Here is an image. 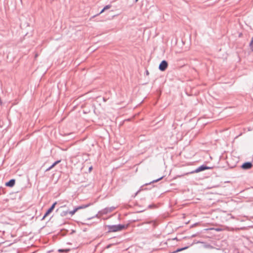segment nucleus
<instances>
[{
	"instance_id": "f257e3e1",
	"label": "nucleus",
	"mask_w": 253,
	"mask_h": 253,
	"mask_svg": "<svg viewBox=\"0 0 253 253\" xmlns=\"http://www.w3.org/2000/svg\"><path fill=\"white\" fill-rule=\"evenodd\" d=\"M212 168H213L212 167H208V166H206V165L203 164V165L199 166L197 168H196L195 169L191 171L183 173L181 175H178V174L176 175V176H175V179H176L177 177H179L181 176H183L185 175H188L189 174H192V173H198L199 172L203 171H204L207 169H211Z\"/></svg>"
},
{
	"instance_id": "f03ea898",
	"label": "nucleus",
	"mask_w": 253,
	"mask_h": 253,
	"mask_svg": "<svg viewBox=\"0 0 253 253\" xmlns=\"http://www.w3.org/2000/svg\"><path fill=\"white\" fill-rule=\"evenodd\" d=\"M126 228L125 225L118 224L114 225H108L109 232H117L121 231Z\"/></svg>"
},
{
	"instance_id": "7ed1b4c3",
	"label": "nucleus",
	"mask_w": 253,
	"mask_h": 253,
	"mask_svg": "<svg viewBox=\"0 0 253 253\" xmlns=\"http://www.w3.org/2000/svg\"><path fill=\"white\" fill-rule=\"evenodd\" d=\"M253 167V164L252 162H246L244 163L241 166V168L245 170L249 169H251Z\"/></svg>"
},
{
	"instance_id": "20e7f679",
	"label": "nucleus",
	"mask_w": 253,
	"mask_h": 253,
	"mask_svg": "<svg viewBox=\"0 0 253 253\" xmlns=\"http://www.w3.org/2000/svg\"><path fill=\"white\" fill-rule=\"evenodd\" d=\"M168 63L166 61L163 60L161 62L159 66V69L161 71H164L168 67Z\"/></svg>"
},
{
	"instance_id": "39448f33",
	"label": "nucleus",
	"mask_w": 253,
	"mask_h": 253,
	"mask_svg": "<svg viewBox=\"0 0 253 253\" xmlns=\"http://www.w3.org/2000/svg\"><path fill=\"white\" fill-rule=\"evenodd\" d=\"M56 204H57V203L55 202L52 204V205L51 206V207L46 211V212L44 214V216H43V217L42 218V220L44 219L46 216H47L48 214H49L53 211Z\"/></svg>"
},
{
	"instance_id": "423d86ee",
	"label": "nucleus",
	"mask_w": 253,
	"mask_h": 253,
	"mask_svg": "<svg viewBox=\"0 0 253 253\" xmlns=\"http://www.w3.org/2000/svg\"><path fill=\"white\" fill-rule=\"evenodd\" d=\"M115 209V207H111L110 208H106L103 210V213L106 214L109 212L113 211Z\"/></svg>"
},
{
	"instance_id": "0eeeda50",
	"label": "nucleus",
	"mask_w": 253,
	"mask_h": 253,
	"mask_svg": "<svg viewBox=\"0 0 253 253\" xmlns=\"http://www.w3.org/2000/svg\"><path fill=\"white\" fill-rule=\"evenodd\" d=\"M194 244V243H193L189 246H185V247H182V248H178L176 250H175V253H178V252H180L183 250H185L188 249L189 247L192 246Z\"/></svg>"
},
{
	"instance_id": "6e6552de",
	"label": "nucleus",
	"mask_w": 253,
	"mask_h": 253,
	"mask_svg": "<svg viewBox=\"0 0 253 253\" xmlns=\"http://www.w3.org/2000/svg\"><path fill=\"white\" fill-rule=\"evenodd\" d=\"M15 183V180L14 179L10 180L8 182L5 183V185L8 187H12Z\"/></svg>"
},
{
	"instance_id": "1a4fd4ad",
	"label": "nucleus",
	"mask_w": 253,
	"mask_h": 253,
	"mask_svg": "<svg viewBox=\"0 0 253 253\" xmlns=\"http://www.w3.org/2000/svg\"><path fill=\"white\" fill-rule=\"evenodd\" d=\"M172 76H173V72L169 71L168 72V73L167 74V79H168L169 80H171V79H172Z\"/></svg>"
},
{
	"instance_id": "9d476101",
	"label": "nucleus",
	"mask_w": 253,
	"mask_h": 253,
	"mask_svg": "<svg viewBox=\"0 0 253 253\" xmlns=\"http://www.w3.org/2000/svg\"><path fill=\"white\" fill-rule=\"evenodd\" d=\"M79 210V208L78 207L76 208L73 211H68L69 214H70L71 216L74 215L76 211H77Z\"/></svg>"
},
{
	"instance_id": "9b49d317",
	"label": "nucleus",
	"mask_w": 253,
	"mask_h": 253,
	"mask_svg": "<svg viewBox=\"0 0 253 253\" xmlns=\"http://www.w3.org/2000/svg\"><path fill=\"white\" fill-rule=\"evenodd\" d=\"M68 213H69V212H68V211H63L61 212L60 215L62 216H67Z\"/></svg>"
},
{
	"instance_id": "f8f14e48",
	"label": "nucleus",
	"mask_w": 253,
	"mask_h": 253,
	"mask_svg": "<svg viewBox=\"0 0 253 253\" xmlns=\"http://www.w3.org/2000/svg\"><path fill=\"white\" fill-rule=\"evenodd\" d=\"M250 46L252 51H253V37L252 38L250 43Z\"/></svg>"
},
{
	"instance_id": "ddd939ff",
	"label": "nucleus",
	"mask_w": 253,
	"mask_h": 253,
	"mask_svg": "<svg viewBox=\"0 0 253 253\" xmlns=\"http://www.w3.org/2000/svg\"><path fill=\"white\" fill-rule=\"evenodd\" d=\"M60 161H57L55 162L51 166L50 168L52 169L53 167H54L57 164H58L59 163H60Z\"/></svg>"
},
{
	"instance_id": "4468645a",
	"label": "nucleus",
	"mask_w": 253,
	"mask_h": 253,
	"mask_svg": "<svg viewBox=\"0 0 253 253\" xmlns=\"http://www.w3.org/2000/svg\"><path fill=\"white\" fill-rule=\"evenodd\" d=\"M88 206H89V205H82V206L78 207V208H79V210L83 209H84V208L88 207Z\"/></svg>"
},
{
	"instance_id": "2eb2a0df",
	"label": "nucleus",
	"mask_w": 253,
	"mask_h": 253,
	"mask_svg": "<svg viewBox=\"0 0 253 253\" xmlns=\"http://www.w3.org/2000/svg\"><path fill=\"white\" fill-rule=\"evenodd\" d=\"M200 233H201V232H198L196 234H192L190 238H194V237H195L196 236H197Z\"/></svg>"
},
{
	"instance_id": "dca6fc26",
	"label": "nucleus",
	"mask_w": 253,
	"mask_h": 253,
	"mask_svg": "<svg viewBox=\"0 0 253 253\" xmlns=\"http://www.w3.org/2000/svg\"><path fill=\"white\" fill-rule=\"evenodd\" d=\"M111 5L110 4H108V5H106L104 7V10H107V9H108L109 8H110L111 7Z\"/></svg>"
},
{
	"instance_id": "f3484780",
	"label": "nucleus",
	"mask_w": 253,
	"mask_h": 253,
	"mask_svg": "<svg viewBox=\"0 0 253 253\" xmlns=\"http://www.w3.org/2000/svg\"><path fill=\"white\" fill-rule=\"evenodd\" d=\"M68 251H69V249H68V250H63V249H59V250H58V252H61V253H62V252H67Z\"/></svg>"
},
{
	"instance_id": "a211bd4d",
	"label": "nucleus",
	"mask_w": 253,
	"mask_h": 253,
	"mask_svg": "<svg viewBox=\"0 0 253 253\" xmlns=\"http://www.w3.org/2000/svg\"><path fill=\"white\" fill-rule=\"evenodd\" d=\"M198 225H199V222H196V223L193 224L192 225H191L190 226V228H192V227H195V226H197Z\"/></svg>"
},
{
	"instance_id": "6ab92c4d",
	"label": "nucleus",
	"mask_w": 253,
	"mask_h": 253,
	"mask_svg": "<svg viewBox=\"0 0 253 253\" xmlns=\"http://www.w3.org/2000/svg\"><path fill=\"white\" fill-rule=\"evenodd\" d=\"M162 178H163V177H160V178H158L157 179L153 180L152 182H150V183L156 182L159 181L160 180H161Z\"/></svg>"
},
{
	"instance_id": "aec40b11",
	"label": "nucleus",
	"mask_w": 253,
	"mask_h": 253,
	"mask_svg": "<svg viewBox=\"0 0 253 253\" xmlns=\"http://www.w3.org/2000/svg\"><path fill=\"white\" fill-rule=\"evenodd\" d=\"M150 223H153L154 226H156V221H151L147 222V223H149V224H150Z\"/></svg>"
},
{
	"instance_id": "412c9836",
	"label": "nucleus",
	"mask_w": 253,
	"mask_h": 253,
	"mask_svg": "<svg viewBox=\"0 0 253 253\" xmlns=\"http://www.w3.org/2000/svg\"><path fill=\"white\" fill-rule=\"evenodd\" d=\"M213 229H214L215 230H216V231H221V228H212Z\"/></svg>"
},
{
	"instance_id": "4be33fe9",
	"label": "nucleus",
	"mask_w": 253,
	"mask_h": 253,
	"mask_svg": "<svg viewBox=\"0 0 253 253\" xmlns=\"http://www.w3.org/2000/svg\"><path fill=\"white\" fill-rule=\"evenodd\" d=\"M112 246V244H109L108 246H107L106 248L109 249Z\"/></svg>"
},
{
	"instance_id": "5701e85b",
	"label": "nucleus",
	"mask_w": 253,
	"mask_h": 253,
	"mask_svg": "<svg viewBox=\"0 0 253 253\" xmlns=\"http://www.w3.org/2000/svg\"><path fill=\"white\" fill-rule=\"evenodd\" d=\"M50 169H51L50 168V167H49L48 169H46V171H49Z\"/></svg>"
},
{
	"instance_id": "b1692460",
	"label": "nucleus",
	"mask_w": 253,
	"mask_h": 253,
	"mask_svg": "<svg viewBox=\"0 0 253 253\" xmlns=\"http://www.w3.org/2000/svg\"><path fill=\"white\" fill-rule=\"evenodd\" d=\"M105 10H104V8L100 11V14L103 13Z\"/></svg>"
},
{
	"instance_id": "393cba45",
	"label": "nucleus",
	"mask_w": 253,
	"mask_h": 253,
	"mask_svg": "<svg viewBox=\"0 0 253 253\" xmlns=\"http://www.w3.org/2000/svg\"><path fill=\"white\" fill-rule=\"evenodd\" d=\"M174 239H175V240H176V241H178V240H179L177 238V237H175Z\"/></svg>"
},
{
	"instance_id": "a878e982",
	"label": "nucleus",
	"mask_w": 253,
	"mask_h": 253,
	"mask_svg": "<svg viewBox=\"0 0 253 253\" xmlns=\"http://www.w3.org/2000/svg\"><path fill=\"white\" fill-rule=\"evenodd\" d=\"M185 64L184 63H183V64L182 65H181L180 66H179V67H182V66H183L184 65H185Z\"/></svg>"
},
{
	"instance_id": "bb28decb",
	"label": "nucleus",
	"mask_w": 253,
	"mask_h": 253,
	"mask_svg": "<svg viewBox=\"0 0 253 253\" xmlns=\"http://www.w3.org/2000/svg\"><path fill=\"white\" fill-rule=\"evenodd\" d=\"M146 74H147V75H148V74H149V73H148V71H146Z\"/></svg>"
},
{
	"instance_id": "cd10ccee",
	"label": "nucleus",
	"mask_w": 253,
	"mask_h": 253,
	"mask_svg": "<svg viewBox=\"0 0 253 253\" xmlns=\"http://www.w3.org/2000/svg\"><path fill=\"white\" fill-rule=\"evenodd\" d=\"M180 216H182L183 218H184V216L183 215H180Z\"/></svg>"
},
{
	"instance_id": "c85d7f7f",
	"label": "nucleus",
	"mask_w": 253,
	"mask_h": 253,
	"mask_svg": "<svg viewBox=\"0 0 253 253\" xmlns=\"http://www.w3.org/2000/svg\"><path fill=\"white\" fill-rule=\"evenodd\" d=\"M139 191H138L136 192V194H135V195H137V194H138V193H139Z\"/></svg>"
},
{
	"instance_id": "c756f323",
	"label": "nucleus",
	"mask_w": 253,
	"mask_h": 253,
	"mask_svg": "<svg viewBox=\"0 0 253 253\" xmlns=\"http://www.w3.org/2000/svg\"><path fill=\"white\" fill-rule=\"evenodd\" d=\"M176 43H177V41H176L175 42V44H176Z\"/></svg>"
},
{
	"instance_id": "7c9ffc66",
	"label": "nucleus",
	"mask_w": 253,
	"mask_h": 253,
	"mask_svg": "<svg viewBox=\"0 0 253 253\" xmlns=\"http://www.w3.org/2000/svg\"><path fill=\"white\" fill-rule=\"evenodd\" d=\"M152 206V205H149V207L150 208Z\"/></svg>"
},
{
	"instance_id": "2f4dec72",
	"label": "nucleus",
	"mask_w": 253,
	"mask_h": 253,
	"mask_svg": "<svg viewBox=\"0 0 253 253\" xmlns=\"http://www.w3.org/2000/svg\"><path fill=\"white\" fill-rule=\"evenodd\" d=\"M91 169H92V168H91V167H90V168H89V170Z\"/></svg>"
},
{
	"instance_id": "473e14b6",
	"label": "nucleus",
	"mask_w": 253,
	"mask_h": 253,
	"mask_svg": "<svg viewBox=\"0 0 253 253\" xmlns=\"http://www.w3.org/2000/svg\"><path fill=\"white\" fill-rule=\"evenodd\" d=\"M186 238V237H183V239H185V238Z\"/></svg>"
},
{
	"instance_id": "72a5a7b5",
	"label": "nucleus",
	"mask_w": 253,
	"mask_h": 253,
	"mask_svg": "<svg viewBox=\"0 0 253 253\" xmlns=\"http://www.w3.org/2000/svg\"><path fill=\"white\" fill-rule=\"evenodd\" d=\"M189 223V222H185V224H187V223Z\"/></svg>"
},
{
	"instance_id": "f704fd0d",
	"label": "nucleus",
	"mask_w": 253,
	"mask_h": 253,
	"mask_svg": "<svg viewBox=\"0 0 253 253\" xmlns=\"http://www.w3.org/2000/svg\"><path fill=\"white\" fill-rule=\"evenodd\" d=\"M135 1H138V0H135Z\"/></svg>"
}]
</instances>
